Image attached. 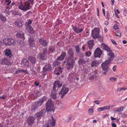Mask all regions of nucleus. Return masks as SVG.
Masks as SVG:
<instances>
[{"mask_svg":"<svg viewBox=\"0 0 127 127\" xmlns=\"http://www.w3.org/2000/svg\"><path fill=\"white\" fill-rule=\"evenodd\" d=\"M3 42L4 44L7 46L10 45H14L15 43V40L13 39L7 38L4 39Z\"/></svg>","mask_w":127,"mask_h":127,"instance_id":"obj_4","label":"nucleus"},{"mask_svg":"<svg viewBox=\"0 0 127 127\" xmlns=\"http://www.w3.org/2000/svg\"><path fill=\"white\" fill-rule=\"evenodd\" d=\"M31 7L30 6L29 2L28 1H26L25 2L22 8H20V9L24 11H26L30 9Z\"/></svg>","mask_w":127,"mask_h":127,"instance_id":"obj_7","label":"nucleus"},{"mask_svg":"<svg viewBox=\"0 0 127 127\" xmlns=\"http://www.w3.org/2000/svg\"><path fill=\"white\" fill-rule=\"evenodd\" d=\"M116 79H117L116 78H115L114 77H111L110 78V80L111 81L113 82V81H115L116 80Z\"/></svg>","mask_w":127,"mask_h":127,"instance_id":"obj_47","label":"nucleus"},{"mask_svg":"<svg viewBox=\"0 0 127 127\" xmlns=\"http://www.w3.org/2000/svg\"><path fill=\"white\" fill-rule=\"evenodd\" d=\"M82 49L84 51L85 50V45L84 44L83 45L82 47Z\"/></svg>","mask_w":127,"mask_h":127,"instance_id":"obj_62","label":"nucleus"},{"mask_svg":"<svg viewBox=\"0 0 127 127\" xmlns=\"http://www.w3.org/2000/svg\"><path fill=\"white\" fill-rule=\"evenodd\" d=\"M115 34L116 36L120 37L121 36V33L120 31H117L116 32Z\"/></svg>","mask_w":127,"mask_h":127,"instance_id":"obj_39","label":"nucleus"},{"mask_svg":"<svg viewBox=\"0 0 127 127\" xmlns=\"http://www.w3.org/2000/svg\"><path fill=\"white\" fill-rule=\"evenodd\" d=\"M62 68L60 66L56 68L54 70V74L57 75H60L62 72Z\"/></svg>","mask_w":127,"mask_h":127,"instance_id":"obj_12","label":"nucleus"},{"mask_svg":"<svg viewBox=\"0 0 127 127\" xmlns=\"http://www.w3.org/2000/svg\"><path fill=\"white\" fill-rule=\"evenodd\" d=\"M103 46L104 49L107 51V52L111 50L109 47L106 45H103Z\"/></svg>","mask_w":127,"mask_h":127,"instance_id":"obj_31","label":"nucleus"},{"mask_svg":"<svg viewBox=\"0 0 127 127\" xmlns=\"http://www.w3.org/2000/svg\"><path fill=\"white\" fill-rule=\"evenodd\" d=\"M46 110L47 111H52L53 106V102L51 99H49L46 103Z\"/></svg>","mask_w":127,"mask_h":127,"instance_id":"obj_5","label":"nucleus"},{"mask_svg":"<svg viewBox=\"0 0 127 127\" xmlns=\"http://www.w3.org/2000/svg\"><path fill=\"white\" fill-rule=\"evenodd\" d=\"M44 112L45 111L44 110H42L40 111V117L44 115Z\"/></svg>","mask_w":127,"mask_h":127,"instance_id":"obj_40","label":"nucleus"},{"mask_svg":"<svg viewBox=\"0 0 127 127\" xmlns=\"http://www.w3.org/2000/svg\"><path fill=\"white\" fill-rule=\"evenodd\" d=\"M73 29L74 31L76 33H79L83 31L84 29L82 27L80 28L76 26H72Z\"/></svg>","mask_w":127,"mask_h":127,"instance_id":"obj_11","label":"nucleus"},{"mask_svg":"<svg viewBox=\"0 0 127 127\" xmlns=\"http://www.w3.org/2000/svg\"><path fill=\"white\" fill-rule=\"evenodd\" d=\"M66 53L65 52H63L61 55L60 56L64 59V57L66 56Z\"/></svg>","mask_w":127,"mask_h":127,"instance_id":"obj_37","label":"nucleus"},{"mask_svg":"<svg viewBox=\"0 0 127 127\" xmlns=\"http://www.w3.org/2000/svg\"><path fill=\"white\" fill-rule=\"evenodd\" d=\"M0 19L4 22H5L6 20V18L2 15H0Z\"/></svg>","mask_w":127,"mask_h":127,"instance_id":"obj_33","label":"nucleus"},{"mask_svg":"<svg viewBox=\"0 0 127 127\" xmlns=\"http://www.w3.org/2000/svg\"><path fill=\"white\" fill-rule=\"evenodd\" d=\"M102 12L103 14V15L104 16H105V11L104 9L103 8H102Z\"/></svg>","mask_w":127,"mask_h":127,"instance_id":"obj_61","label":"nucleus"},{"mask_svg":"<svg viewBox=\"0 0 127 127\" xmlns=\"http://www.w3.org/2000/svg\"><path fill=\"white\" fill-rule=\"evenodd\" d=\"M35 116L36 118L39 119L40 118V113L39 112L37 113L35 115Z\"/></svg>","mask_w":127,"mask_h":127,"instance_id":"obj_43","label":"nucleus"},{"mask_svg":"<svg viewBox=\"0 0 127 127\" xmlns=\"http://www.w3.org/2000/svg\"><path fill=\"white\" fill-rule=\"evenodd\" d=\"M110 63V60H108L102 63L101 64V66L103 70L106 71H108L109 69V66Z\"/></svg>","mask_w":127,"mask_h":127,"instance_id":"obj_3","label":"nucleus"},{"mask_svg":"<svg viewBox=\"0 0 127 127\" xmlns=\"http://www.w3.org/2000/svg\"><path fill=\"white\" fill-rule=\"evenodd\" d=\"M34 85L36 86H37L39 85V83L37 82L36 81H35L34 83Z\"/></svg>","mask_w":127,"mask_h":127,"instance_id":"obj_58","label":"nucleus"},{"mask_svg":"<svg viewBox=\"0 0 127 127\" xmlns=\"http://www.w3.org/2000/svg\"><path fill=\"white\" fill-rule=\"evenodd\" d=\"M47 98L45 96L43 97L42 99L40 100V102H41V103H42L43 102H44L45 100Z\"/></svg>","mask_w":127,"mask_h":127,"instance_id":"obj_36","label":"nucleus"},{"mask_svg":"<svg viewBox=\"0 0 127 127\" xmlns=\"http://www.w3.org/2000/svg\"><path fill=\"white\" fill-rule=\"evenodd\" d=\"M57 94L55 90H53V91H51L50 94L51 98L54 99H56L57 97Z\"/></svg>","mask_w":127,"mask_h":127,"instance_id":"obj_19","label":"nucleus"},{"mask_svg":"<svg viewBox=\"0 0 127 127\" xmlns=\"http://www.w3.org/2000/svg\"><path fill=\"white\" fill-rule=\"evenodd\" d=\"M111 125L112 127H117V125L115 123H112L111 124Z\"/></svg>","mask_w":127,"mask_h":127,"instance_id":"obj_60","label":"nucleus"},{"mask_svg":"<svg viewBox=\"0 0 127 127\" xmlns=\"http://www.w3.org/2000/svg\"><path fill=\"white\" fill-rule=\"evenodd\" d=\"M17 42L21 46H23L25 45L24 42L23 40H20L18 39L17 40Z\"/></svg>","mask_w":127,"mask_h":127,"instance_id":"obj_29","label":"nucleus"},{"mask_svg":"<svg viewBox=\"0 0 127 127\" xmlns=\"http://www.w3.org/2000/svg\"><path fill=\"white\" fill-rule=\"evenodd\" d=\"M114 28L115 30L118 29V25L117 24H115L114 26Z\"/></svg>","mask_w":127,"mask_h":127,"instance_id":"obj_52","label":"nucleus"},{"mask_svg":"<svg viewBox=\"0 0 127 127\" xmlns=\"http://www.w3.org/2000/svg\"><path fill=\"white\" fill-rule=\"evenodd\" d=\"M29 28V29H26V30L28 31L29 33L31 34H33L34 33V31L32 27H30Z\"/></svg>","mask_w":127,"mask_h":127,"instance_id":"obj_30","label":"nucleus"},{"mask_svg":"<svg viewBox=\"0 0 127 127\" xmlns=\"http://www.w3.org/2000/svg\"><path fill=\"white\" fill-rule=\"evenodd\" d=\"M68 58L67 60L66 65L68 69H72L73 67L75 62L74 59V52L71 48H69L67 52Z\"/></svg>","mask_w":127,"mask_h":127,"instance_id":"obj_1","label":"nucleus"},{"mask_svg":"<svg viewBox=\"0 0 127 127\" xmlns=\"http://www.w3.org/2000/svg\"><path fill=\"white\" fill-rule=\"evenodd\" d=\"M64 59L62 57H61V56H60L57 58L56 59V60L62 61Z\"/></svg>","mask_w":127,"mask_h":127,"instance_id":"obj_41","label":"nucleus"},{"mask_svg":"<svg viewBox=\"0 0 127 127\" xmlns=\"http://www.w3.org/2000/svg\"><path fill=\"white\" fill-rule=\"evenodd\" d=\"M21 72H22L26 74H28L29 73L27 70L23 69L21 70Z\"/></svg>","mask_w":127,"mask_h":127,"instance_id":"obj_50","label":"nucleus"},{"mask_svg":"<svg viewBox=\"0 0 127 127\" xmlns=\"http://www.w3.org/2000/svg\"><path fill=\"white\" fill-rule=\"evenodd\" d=\"M127 88H119L118 89V90L119 91H120L122 90H127Z\"/></svg>","mask_w":127,"mask_h":127,"instance_id":"obj_48","label":"nucleus"},{"mask_svg":"<svg viewBox=\"0 0 127 127\" xmlns=\"http://www.w3.org/2000/svg\"><path fill=\"white\" fill-rule=\"evenodd\" d=\"M75 51L77 54H79L80 52V49H79V47L78 45H77L75 46Z\"/></svg>","mask_w":127,"mask_h":127,"instance_id":"obj_32","label":"nucleus"},{"mask_svg":"<svg viewBox=\"0 0 127 127\" xmlns=\"http://www.w3.org/2000/svg\"><path fill=\"white\" fill-rule=\"evenodd\" d=\"M59 81H56L54 83L53 89V90H56V88L58 87Z\"/></svg>","mask_w":127,"mask_h":127,"instance_id":"obj_26","label":"nucleus"},{"mask_svg":"<svg viewBox=\"0 0 127 127\" xmlns=\"http://www.w3.org/2000/svg\"><path fill=\"white\" fill-rule=\"evenodd\" d=\"M68 91L69 89L68 88L63 87L60 92L59 93V94L61 95V97L62 98L65 95L67 94Z\"/></svg>","mask_w":127,"mask_h":127,"instance_id":"obj_6","label":"nucleus"},{"mask_svg":"<svg viewBox=\"0 0 127 127\" xmlns=\"http://www.w3.org/2000/svg\"><path fill=\"white\" fill-rule=\"evenodd\" d=\"M52 120L51 119L48 120V122L49 123V124L50 125V126L51 127L55 126V125L56 120L53 116L52 117Z\"/></svg>","mask_w":127,"mask_h":127,"instance_id":"obj_14","label":"nucleus"},{"mask_svg":"<svg viewBox=\"0 0 127 127\" xmlns=\"http://www.w3.org/2000/svg\"><path fill=\"white\" fill-rule=\"evenodd\" d=\"M98 40L100 42L102 41L103 40L102 37L99 35V36L97 38Z\"/></svg>","mask_w":127,"mask_h":127,"instance_id":"obj_51","label":"nucleus"},{"mask_svg":"<svg viewBox=\"0 0 127 127\" xmlns=\"http://www.w3.org/2000/svg\"><path fill=\"white\" fill-rule=\"evenodd\" d=\"M123 108H125L124 107H122L116 110V111L119 112H121L123 110Z\"/></svg>","mask_w":127,"mask_h":127,"instance_id":"obj_46","label":"nucleus"},{"mask_svg":"<svg viewBox=\"0 0 127 127\" xmlns=\"http://www.w3.org/2000/svg\"><path fill=\"white\" fill-rule=\"evenodd\" d=\"M103 108L104 110L110 109V106H103Z\"/></svg>","mask_w":127,"mask_h":127,"instance_id":"obj_44","label":"nucleus"},{"mask_svg":"<svg viewBox=\"0 0 127 127\" xmlns=\"http://www.w3.org/2000/svg\"><path fill=\"white\" fill-rule=\"evenodd\" d=\"M0 63L2 64H6V60L5 59L3 60L0 62Z\"/></svg>","mask_w":127,"mask_h":127,"instance_id":"obj_49","label":"nucleus"},{"mask_svg":"<svg viewBox=\"0 0 127 127\" xmlns=\"http://www.w3.org/2000/svg\"><path fill=\"white\" fill-rule=\"evenodd\" d=\"M97 104H100V102L99 100H95L94 101Z\"/></svg>","mask_w":127,"mask_h":127,"instance_id":"obj_57","label":"nucleus"},{"mask_svg":"<svg viewBox=\"0 0 127 127\" xmlns=\"http://www.w3.org/2000/svg\"><path fill=\"white\" fill-rule=\"evenodd\" d=\"M24 4L22 2H20V5H18V6L19 9H20V8H22V7L23 6Z\"/></svg>","mask_w":127,"mask_h":127,"instance_id":"obj_45","label":"nucleus"},{"mask_svg":"<svg viewBox=\"0 0 127 127\" xmlns=\"http://www.w3.org/2000/svg\"><path fill=\"white\" fill-rule=\"evenodd\" d=\"M113 69L114 71H116V67L114 65L113 66Z\"/></svg>","mask_w":127,"mask_h":127,"instance_id":"obj_63","label":"nucleus"},{"mask_svg":"<svg viewBox=\"0 0 127 127\" xmlns=\"http://www.w3.org/2000/svg\"><path fill=\"white\" fill-rule=\"evenodd\" d=\"M95 75H92L90 76V77L89 78V79L90 80H92L95 77Z\"/></svg>","mask_w":127,"mask_h":127,"instance_id":"obj_54","label":"nucleus"},{"mask_svg":"<svg viewBox=\"0 0 127 127\" xmlns=\"http://www.w3.org/2000/svg\"><path fill=\"white\" fill-rule=\"evenodd\" d=\"M52 67L51 65L48 64L45 65L43 68V75L46 74L47 71H51L52 70Z\"/></svg>","mask_w":127,"mask_h":127,"instance_id":"obj_10","label":"nucleus"},{"mask_svg":"<svg viewBox=\"0 0 127 127\" xmlns=\"http://www.w3.org/2000/svg\"><path fill=\"white\" fill-rule=\"evenodd\" d=\"M5 55L8 56L10 58L12 56V55L11 53V50L9 49H7L5 50Z\"/></svg>","mask_w":127,"mask_h":127,"instance_id":"obj_21","label":"nucleus"},{"mask_svg":"<svg viewBox=\"0 0 127 127\" xmlns=\"http://www.w3.org/2000/svg\"><path fill=\"white\" fill-rule=\"evenodd\" d=\"M24 31H21L17 33L16 35V36L17 37L21 38L23 39H24Z\"/></svg>","mask_w":127,"mask_h":127,"instance_id":"obj_15","label":"nucleus"},{"mask_svg":"<svg viewBox=\"0 0 127 127\" xmlns=\"http://www.w3.org/2000/svg\"><path fill=\"white\" fill-rule=\"evenodd\" d=\"M43 53L42 54H40V59H41L42 60H43L45 58V54H46L47 52V49H43Z\"/></svg>","mask_w":127,"mask_h":127,"instance_id":"obj_23","label":"nucleus"},{"mask_svg":"<svg viewBox=\"0 0 127 127\" xmlns=\"http://www.w3.org/2000/svg\"><path fill=\"white\" fill-rule=\"evenodd\" d=\"M31 110L32 111H35L36 109L38 106V103H36L33 104Z\"/></svg>","mask_w":127,"mask_h":127,"instance_id":"obj_28","label":"nucleus"},{"mask_svg":"<svg viewBox=\"0 0 127 127\" xmlns=\"http://www.w3.org/2000/svg\"><path fill=\"white\" fill-rule=\"evenodd\" d=\"M107 55L109 58L108 60H110L111 61V60L113 59L114 58V53L112 52L111 50L107 52Z\"/></svg>","mask_w":127,"mask_h":127,"instance_id":"obj_13","label":"nucleus"},{"mask_svg":"<svg viewBox=\"0 0 127 127\" xmlns=\"http://www.w3.org/2000/svg\"><path fill=\"white\" fill-rule=\"evenodd\" d=\"M111 1L112 2L111 5H113L115 2L114 0H111Z\"/></svg>","mask_w":127,"mask_h":127,"instance_id":"obj_64","label":"nucleus"},{"mask_svg":"<svg viewBox=\"0 0 127 127\" xmlns=\"http://www.w3.org/2000/svg\"><path fill=\"white\" fill-rule=\"evenodd\" d=\"M86 63V62L84 59H80L78 61V64L79 65L85 64Z\"/></svg>","mask_w":127,"mask_h":127,"instance_id":"obj_25","label":"nucleus"},{"mask_svg":"<svg viewBox=\"0 0 127 127\" xmlns=\"http://www.w3.org/2000/svg\"><path fill=\"white\" fill-rule=\"evenodd\" d=\"M98 109H99V111H102L104 110L103 108V107H101L98 108Z\"/></svg>","mask_w":127,"mask_h":127,"instance_id":"obj_59","label":"nucleus"},{"mask_svg":"<svg viewBox=\"0 0 127 127\" xmlns=\"http://www.w3.org/2000/svg\"><path fill=\"white\" fill-rule=\"evenodd\" d=\"M96 62H95L94 61L91 64V65L92 67H94L95 66H96Z\"/></svg>","mask_w":127,"mask_h":127,"instance_id":"obj_42","label":"nucleus"},{"mask_svg":"<svg viewBox=\"0 0 127 127\" xmlns=\"http://www.w3.org/2000/svg\"><path fill=\"white\" fill-rule=\"evenodd\" d=\"M87 43L90 50L92 49L94 44V41L93 40H90L88 41Z\"/></svg>","mask_w":127,"mask_h":127,"instance_id":"obj_17","label":"nucleus"},{"mask_svg":"<svg viewBox=\"0 0 127 127\" xmlns=\"http://www.w3.org/2000/svg\"><path fill=\"white\" fill-rule=\"evenodd\" d=\"M102 53V51L99 48H97L95 50L94 53L95 57L100 58Z\"/></svg>","mask_w":127,"mask_h":127,"instance_id":"obj_8","label":"nucleus"},{"mask_svg":"<svg viewBox=\"0 0 127 127\" xmlns=\"http://www.w3.org/2000/svg\"><path fill=\"white\" fill-rule=\"evenodd\" d=\"M99 29L96 27L92 30L91 36L94 39H96L99 36Z\"/></svg>","mask_w":127,"mask_h":127,"instance_id":"obj_2","label":"nucleus"},{"mask_svg":"<svg viewBox=\"0 0 127 127\" xmlns=\"http://www.w3.org/2000/svg\"><path fill=\"white\" fill-rule=\"evenodd\" d=\"M32 22V20L30 19H29L28 20V21L27 22H26L25 26V27L26 29H29V28L30 27H32L31 26Z\"/></svg>","mask_w":127,"mask_h":127,"instance_id":"obj_18","label":"nucleus"},{"mask_svg":"<svg viewBox=\"0 0 127 127\" xmlns=\"http://www.w3.org/2000/svg\"><path fill=\"white\" fill-rule=\"evenodd\" d=\"M91 52L90 51H87L86 52L85 54L86 56L89 57L91 55Z\"/></svg>","mask_w":127,"mask_h":127,"instance_id":"obj_38","label":"nucleus"},{"mask_svg":"<svg viewBox=\"0 0 127 127\" xmlns=\"http://www.w3.org/2000/svg\"><path fill=\"white\" fill-rule=\"evenodd\" d=\"M34 118L32 116L29 117L27 119V122L28 124L31 125L34 123Z\"/></svg>","mask_w":127,"mask_h":127,"instance_id":"obj_16","label":"nucleus"},{"mask_svg":"<svg viewBox=\"0 0 127 127\" xmlns=\"http://www.w3.org/2000/svg\"><path fill=\"white\" fill-rule=\"evenodd\" d=\"M23 64L26 66L29 67L30 66V64L28 60L26 59H24L23 60Z\"/></svg>","mask_w":127,"mask_h":127,"instance_id":"obj_22","label":"nucleus"},{"mask_svg":"<svg viewBox=\"0 0 127 127\" xmlns=\"http://www.w3.org/2000/svg\"><path fill=\"white\" fill-rule=\"evenodd\" d=\"M60 62L58 61H55L53 63V65L55 67L60 64Z\"/></svg>","mask_w":127,"mask_h":127,"instance_id":"obj_34","label":"nucleus"},{"mask_svg":"<svg viewBox=\"0 0 127 127\" xmlns=\"http://www.w3.org/2000/svg\"><path fill=\"white\" fill-rule=\"evenodd\" d=\"M12 13L14 15H19L18 12L17 11H13L12 12Z\"/></svg>","mask_w":127,"mask_h":127,"instance_id":"obj_53","label":"nucleus"},{"mask_svg":"<svg viewBox=\"0 0 127 127\" xmlns=\"http://www.w3.org/2000/svg\"><path fill=\"white\" fill-rule=\"evenodd\" d=\"M48 43V41L46 40L40 39V44H41L43 46H46Z\"/></svg>","mask_w":127,"mask_h":127,"instance_id":"obj_20","label":"nucleus"},{"mask_svg":"<svg viewBox=\"0 0 127 127\" xmlns=\"http://www.w3.org/2000/svg\"><path fill=\"white\" fill-rule=\"evenodd\" d=\"M29 43L31 46H34V41L33 38H30L29 39Z\"/></svg>","mask_w":127,"mask_h":127,"instance_id":"obj_27","label":"nucleus"},{"mask_svg":"<svg viewBox=\"0 0 127 127\" xmlns=\"http://www.w3.org/2000/svg\"><path fill=\"white\" fill-rule=\"evenodd\" d=\"M88 112L90 115H92L94 113L93 110L92 109L90 108L89 109Z\"/></svg>","mask_w":127,"mask_h":127,"instance_id":"obj_35","label":"nucleus"},{"mask_svg":"<svg viewBox=\"0 0 127 127\" xmlns=\"http://www.w3.org/2000/svg\"><path fill=\"white\" fill-rule=\"evenodd\" d=\"M71 117H68L67 120H65V122H68L71 121Z\"/></svg>","mask_w":127,"mask_h":127,"instance_id":"obj_55","label":"nucleus"},{"mask_svg":"<svg viewBox=\"0 0 127 127\" xmlns=\"http://www.w3.org/2000/svg\"><path fill=\"white\" fill-rule=\"evenodd\" d=\"M14 24L18 27H22L24 25V23L21 19L17 18L15 20Z\"/></svg>","mask_w":127,"mask_h":127,"instance_id":"obj_9","label":"nucleus"},{"mask_svg":"<svg viewBox=\"0 0 127 127\" xmlns=\"http://www.w3.org/2000/svg\"><path fill=\"white\" fill-rule=\"evenodd\" d=\"M28 59L32 64H35L36 60L34 57L31 56H29L28 57Z\"/></svg>","mask_w":127,"mask_h":127,"instance_id":"obj_24","label":"nucleus"},{"mask_svg":"<svg viewBox=\"0 0 127 127\" xmlns=\"http://www.w3.org/2000/svg\"><path fill=\"white\" fill-rule=\"evenodd\" d=\"M112 43L115 45H117V43L115 41L113 40H111Z\"/></svg>","mask_w":127,"mask_h":127,"instance_id":"obj_56","label":"nucleus"}]
</instances>
